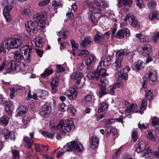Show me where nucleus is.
Returning a JSON list of instances; mask_svg holds the SVG:
<instances>
[{"label": "nucleus", "instance_id": "dca6fc26", "mask_svg": "<svg viewBox=\"0 0 159 159\" xmlns=\"http://www.w3.org/2000/svg\"><path fill=\"white\" fill-rule=\"evenodd\" d=\"M146 147L145 141L144 140L140 139L139 140L138 143L136 151L137 153H139L144 150Z\"/></svg>", "mask_w": 159, "mask_h": 159}, {"label": "nucleus", "instance_id": "864d4df0", "mask_svg": "<svg viewBox=\"0 0 159 159\" xmlns=\"http://www.w3.org/2000/svg\"><path fill=\"white\" fill-rule=\"evenodd\" d=\"M24 141L27 143L26 147L28 149H30L31 147V144L30 139L27 137L25 136L24 138Z\"/></svg>", "mask_w": 159, "mask_h": 159}, {"label": "nucleus", "instance_id": "bf43d9fd", "mask_svg": "<svg viewBox=\"0 0 159 159\" xmlns=\"http://www.w3.org/2000/svg\"><path fill=\"white\" fill-rule=\"evenodd\" d=\"M58 79L57 77L53 79L51 82V86H57L58 85Z\"/></svg>", "mask_w": 159, "mask_h": 159}, {"label": "nucleus", "instance_id": "20e7f679", "mask_svg": "<svg viewBox=\"0 0 159 159\" xmlns=\"http://www.w3.org/2000/svg\"><path fill=\"white\" fill-rule=\"evenodd\" d=\"M64 148L66 149V151H71L75 150L77 152H81L83 150L82 145L76 141H73L68 143L64 147Z\"/></svg>", "mask_w": 159, "mask_h": 159}, {"label": "nucleus", "instance_id": "052dcab7", "mask_svg": "<svg viewBox=\"0 0 159 159\" xmlns=\"http://www.w3.org/2000/svg\"><path fill=\"white\" fill-rule=\"evenodd\" d=\"M54 133H51L49 132H48L46 131H43L42 132V134L45 137H47L49 138L52 139L54 137Z\"/></svg>", "mask_w": 159, "mask_h": 159}, {"label": "nucleus", "instance_id": "ea45409f", "mask_svg": "<svg viewBox=\"0 0 159 159\" xmlns=\"http://www.w3.org/2000/svg\"><path fill=\"white\" fill-rule=\"evenodd\" d=\"M149 18L151 20L155 19H159V15L157 12L153 11L149 14Z\"/></svg>", "mask_w": 159, "mask_h": 159}, {"label": "nucleus", "instance_id": "3c124183", "mask_svg": "<svg viewBox=\"0 0 159 159\" xmlns=\"http://www.w3.org/2000/svg\"><path fill=\"white\" fill-rule=\"evenodd\" d=\"M13 157L12 159H19V152L18 151L15 149L12 150Z\"/></svg>", "mask_w": 159, "mask_h": 159}, {"label": "nucleus", "instance_id": "0e129e2a", "mask_svg": "<svg viewBox=\"0 0 159 159\" xmlns=\"http://www.w3.org/2000/svg\"><path fill=\"white\" fill-rule=\"evenodd\" d=\"M52 5L54 7V8L55 9H57L58 7L61 6L62 4L61 3L59 2H57V1H53L52 3Z\"/></svg>", "mask_w": 159, "mask_h": 159}, {"label": "nucleus", "instance_id": "9d476101", "mask_svg": "<svg viewBox=\"0 0 159 159\" xmlns=\"http://www.w3.org/2000/svg\"><path fill=\"white\" fill-rule=\"evenodd\" d=\"M64 128L68 132H73L75 129L74 122L71 119L66 120L64 122Z\"/></svg>", "mask_w": 159, "mask_h": 159}, {"label": "nucleus", "instance_id": "473e14b6", "mask_svg": "<svg viewBox=\"0 0 159 159\" xmlns=\"http://www.w3.org/2000/svg\"><path fill=\"white\" fill-rule=\"evenodd\" d=\"M53 72L52 69H46L43 73L41 74L42 77L45 78L52 74Z\"/></svg>", "mask_w": 159, "mask_h": 159}, {"label": "nucleus", "instance_id": "6e6d98bb", "mask_svg": "<svg viewBox=\"0 0 159 159\" xmlns=\"http://www.w3.org/2000/svg\"><path fill=\"white\" fill-rule=\"evenodd\" d=\"M148 124L146 123H141V122H140L138 124L139 128L142 129H146L148 127Z\"/></svg>", "mask_w": 159, "mask_h": 159}, {"label": "nucleus", "instance_id": "338daca9", "mask_svg": "<svg viewBox=\"0 0 159 159\" xmlns=\"http://www.w3.org/2000/svg\"><path fill=\"white\" fill-rule=\"evenodd\" d=\"M50 0H44L40 2L38 4L39 7H42L46 5L49 2Z\"/></svg>", "mask_w": 159, "mask_h": 159}, {"label": "nucleus", "instance_id": "69168bd1", "mask_svg": "<svg viewBox=\"0 0 159 159\" xmlns=\"http://www.w3.org/2000/svg\"><path fill=\"white\" fill-rule=\"evenodd\" d=\"M14 135L12 134L9 131H7L5 135V138L6 139L10 138L12 140L13 139L14 140Z\"/></svg>", "mask_w": 159, "mask_h": 159}, {"label": "nucleus", "instance_id": "b1692460", "mask_svg": "<svg viewBox=\"0 0 159 159\" xmlns=\"http://www.w3.org/2000/svg\"><path fill=\"white\" fill-rule=\"evenodd\" d=\"M9 67L7 69V72H9L10 71H14L15 70L16 71V63L14 60H12L11 61L9 64Z\"/></svg>", "mask_w": 159, "mask_h": 159}, {"label": "nucleus", "instance_id": "09e8293b", "mask_svg": "<svg viewBox=\"0 0 159 159\" xmlns=\"http://www.w3.org/2000/svg\"><path fill=\"white\" fill-rule=\"evenodd\" d=\"M151 151L149 148H147L145 150L143 155V157L145 158H147L151 156Z\"/></svg>", "mask_w": 159, "mask_h": 159}, {"label": "nucleus", "instance_id": "de8ad7c7", "mask_svg": "<svg viewBox=\"0 0 159 159\" xmlns=\"http://www.w3.org/2000/svg\"><path fill=\"white\" fill-rule=\"evenodd\" d=\"M9 121V118L6 116H2L0 118V123L7 125Z\"/></svg>", "mask_w": 159, "mask_h": 159}, {"label": "nucleus", "instance_id": "e2e57ef3", "mask_svg": "<svg viewBox=\"0 0 159 159\" xmlns=\"http://www.w3.org/2000/svg\"><path fill=\"white\" fill-rule=\"evenodd\" d=\"M49 127L51 131L53 133H55L56 132V128L55 125L52 121H50Z\"/></svg>", "mask_w": 159, "mask_h": 159}, {"label": "nucleus", "instance_id": "603ef678", "mask_svg": "<svg viewBox=\"0 0 159 159\" xmlns=\"http://www.w3.org/2000/svg\"><path fill=\"white\" fill-rule=\"evenodd\" d=\"M68 108V107L64 103H61L59 108V110L61 112H64L67 110Z\"/></svg>", "mask_w": 159, "mask_h": 159}, {"label": "nucleus", "instance_id": "680f3d73", "mask_svg": "<svg viewBox=\"0 0 159 159\" xmlns=\"http://www.w3.org/2000/svg\"><path fill=\"white\" fill-rule=\"evenodd\" d=\"M158 39H159V32L155 33L152 37V40L155 43L157 42Z\"/></svg>", "mask_w": 159, "mask_h": 159}, {"label": "nucleus", "instance_id": "f257e3e1", "mask_svg": "<svg viewBox=\"0 0 159 159\" xmlns=\"http://www.w3.org/2000/svg\"><path fill=\"white\" fill-rule=\"evenodd\" d=\"M16 36L13 38H9L5 41V47L7 49L17 48L22 44V38L20 35Z\"/></svg>", "mask_w": 159, "mask_h": 159}, {"label": "nucleus", "instance_id": "cd10ccee", "mask_svg": "<svg viewBox=\"0 0 159 159\" xmlns=\"http://www.w3.org/2000/svg\"><path fill=\"white\" fill-rule=\"evenodd\" d=\"M92 38L86 37L84 39L82 42L80 43V46L82 48H85L87 44H90L92 42Z\"/></svg>", "mask_w": 159, "mask_h": 159}, {"label": "nucleus", "instance_id": "6ab92c4d", "mask_svg": "<svg viewBox=\"0 0 159 159\" xmlns=\"http://www.w3.org/2000/svg\"><path fill=\"white\" fill-rule=\"evenodd\" d=\"M40 115L43 117H47L50 113L49 107L48 106L45 105L43 106L40 112Z\"/></svg>", "mask_w": 159, "mask_h": 159}, {"label": "nucleus", "instance_id": "bb28decb", "mask_svg": "<svg viewBox=\"0 0 159 159\" xmlns=\"http://www.w3.org/2000/svg\"><path fill=\"white\" fill-rule=\"evenodd\" d=\"M108 80L105 76H102L100 78V83L98 84L99 86H102L106 87V85L108 84Z\"/></svg>", "mask_w": 159, "mask_h": 159}, {"label": "nucleus", "instance_id": "1a4fd4ad", "mask_svg": "<svg viewBox=\"0 0 159 159\" xmlns=\"http://www.w3.org/2000/svg\"><path fill=\"white\" fill-rule=\"evenodd\" d=\"M129 31L126 28H123L118 30L115 36L118 39H122L124 38L125 36L126 37L129 35Z\"/></svg>", "mask_w": 159, "mask_h": 159}, {"label": "nucleus", "instance_id": "0eeeda50", "mask_svg": "<svg viewBox=\"0 0 159 159\" xmlns=\"http://www.w3.org/2000/svg\"><path fill=\"white\" fill-rule=\"evenodd\" d=\"M25 27L26 31L30 34L33 35L36 33V30H35V24L31 21H28L27 24H25Z\"/></svg>", "mask_w": 159, "mask_h": 159}, {"label": "nucleus", "instance_id": "39448f33", "mask_svg": "<svg viewBox=\"0 0 159 159\" xmlns=\"http://www.w3.org/2000/svg\"><path fill=\"white\" fill-rule=\"evenodd\" d=\"M47 17L46 13L45 11H42L35 14L33 16V20L36 23L39 24L44 23Z\"/></svg>", "mask_w": 159, "mask_h": 159}, {"label": "nucleus", "instance_id": "774afa93", "mask_svg": "<svg viewBox=\"0 0 159 159\" xmlns=\"http://www.w3.org/2000/svg\"><path fill=\"white\" fill-rule=\"evenodd\" d=\"M16 90L14 88H11L10 89V97L11 99H13L15 97V93Z\"/></svg>", "mask_w": 159, "mask_h": 159}, {"label": "nucleus", "instance_id": "9b49d317", "mask_svg": "<svg viewBox=\"0 0 159 159\" xmlns=\"http://www.w3.org/2000/svg\"><path fill=\"white\" fill-rule=\"evenodd\" d=\"M113 57L111 56H106L105 57L102 58L100 62V65H102L105 67H107L110 65L112 62Z\"/></svg>", "mask_w": 159, "mask_h": 159}, {"label": "nucleus", "instance_id": "ddd939ff", "mask_svg": "<svg viewBox=\"0 0 159 159\" xmlns=\"http://www.w3.org/2000/svg\"><path fill=\"white\" fill-rule=\"evenodd\" d=\"M122 61V58L121 57H116L115 61L113 64L112 66V68L115 70H117L118 72L120 71V67L121 66V62Z\"/></svg>", "mask_w": 159, "mask_h": 159}, {"label": "nucleus", "instance_id": "5701e85b", "mask_svg": "<svg viewBox=\"0 0 159 159\" xmlns=\"http://www.w3.org/2000/svg\"><path fill=\"white\" fill-rule=\"evenodd\" d=\"M144 64L143 63V61H142L139 60L132 66V68L134 70L136 71H139L140 69L143 68L144 66Z\"/></svg>", "mask_w": 159, "mask_h": 159}, {"label": "nucleus", "instance_id": "c03bdc74", "mask_svg": "<svg viewBox=\"0 0 159 159\" xmlns=\"http://www.w3.org/2000/svg\"><path fill=\"white\" fill-rule=\"evenodd\" d=\"M18 110V116H21L24 114H25L27 110V109L23 106H20L19 107Z\"/></svg>", "mask_w": 159, "mask_h": 159}, {"label": "nucleus", "instance_id": "4d7b16f0", "mask_svg": "<svg viewBox=\"0 0 159 159\" xmlns=\"http://www.w3.org/2000/svg\"><path fill=\"white\" fill-rule=\"evenodd\" d=\"M148 4V8L150 9H153L156 7L155 2L152 0H149Z\"/></svg>", "mask_w": 159, "mask_h": 159}, {"label": "nucleus", "instance_id": "a19ab883", "mask_svg": "<svg viewBox=\"0 0 159 159\" xmlns=\"http://www.w3.org/2000/svg\"><path fill=\"white\" fill-rule=\"evenodd\" d=\"M116 75L117 77L121 78L125 80H127L128 78V75L126 72L122 73L120 71L116 73Z\"/></svg>", "mask_w": 159, "mask_h": 159}, {"label": "nucleus", "instance_id": "c9c22d12", "mask_svg": "<svg viewBox=\"0 0 159 159\" xmlns=\"http://www.w3.org/2000/svg\"><path fill=\"white\" fill-rule=\"evenodd\" d=\"M152 123L157 129L159 130V119L156 117H154L152 120Z\"/></svg>", "mask_w": 159, "mask_h": 159}, {"label": "nucleus", "instance_id": "f704fd0d", "mask_svg": "<svg viewBox=\"0 0 159 159\" xmlns=\"http://www.w3.org/2000/svg\"><path fill=\"white\" fill-rule=\"evenodd\" d=\"M99 89L97 92V94L99 97H102L106 93V87L99 86Z\"/></svg>", "mask_w": 159, "mask_h": 159}, {"label": "nucleus", "instance_id": "37998d69", "mask_svg": "<svg viewBox=\"0 0 159 159\" xmlns=\"http://www.w3.org/2000/svg\"><path fill=\"white\" fill-rule=\"evenodd\" d=\"M25 65L23 63H19L16 66V71L19 72L20 71H25Z\"/></svg>", "mask_w": 159, "mask_h": 159}, {"label": "nucleus", "instance_id": "e433bc0d", "mask_svg": "<svg viewBox=\"0 0 159 159\" xmlns=\"http://www.w3.org/2000/svg\"><path fill=\"white\" fill-rule=\"evenodd\" d=\"M96 72L97 74H98L97 76L98 78L99 76L101 77L102 76H105V75H108L106 73V69L104 68H101L100 69L98 70Z\"/></svg>", "mask_w": 159, "mask_h": 159}, {"label": "nucleus", "instance_id": "5fc2aeb1", "mask_svg": "<svg viewBox=\"0 0 159 159\" xmlns=\"http://www.w3.org/2000/svg\"><path fill=\"white\" fill-rule=\"evenodd\" d=\"M89 54V52L86 50H80L78 52L77 54L78 56H83L86 57Z\"/></svg>", "mask_w": 159, "mask_h": 159}, {"label": "nucleus", "instance_id": "c756f323", "mask_svg": "<svg viewBox=\"0 0 159 159\" xmlns=\"http://www.w3.org/2000/svg\"><path fill=\"white\" fill-rule=\"evenodd\" d=\"M98 74H97L96 71L94 72H89L87 75V77L90 80L95 79L96 81L98 80Z\"/></svg>", "mask_w": 159, "mask_h": 159}, {"label": "nucleus", "instance_id": "393cba45", "mask_svg": "<svg viewBox=\"0 0 159 159\" xmlns=\"http://www.w3.org/2000/svg\"><path fill=\"white\" fill-rule=\"evenodd\" d=\"M88 18L89 20L95 25L97 24L98 21V19L95 16V14L91 12L88 14Z\"/></svg>", "mask_w": 159, "mask_h": 159}, {"label": "nucleus", "instance_id": "6e6552de", "mask_svg": "<svg viewBox=\"0 0 159 159\" xmlns=\"http://www.w3.org/2000/svg\"><path fill=\"white\" fill-rule=\"evenodd\" d=\"M78 90L77 89L70 88L67 91L65 95L70 99L76 98L77 95Z\"/></svg>", "mask_w": 159, "mask_h": 159}, {"label": "nucleus", "instance_id": "a18cd8bd", "mask_svg": "<svg viewBox=\"0 0 159 159\" xmlns=\"http://www.w3.org/2000/svg\"><path fill=\"white\" fill-rule=\"evenodd\" d=\"M128 53V51L126 49L118 50L116 52V55L117 57H121L122 55H126Z\"/></svg>", "mask_w": 159, "mask_h": 159}, {"label": "nucleus", "instance_id": "aec40b11", "mask_svg": "<svg viewBox=\"0 0 159 159\" xmlns=\"http://www.w3.org/2000/svg\"><path fill=\"white\" fill-rule=\"evenodd\" d=\"M90 148L92 149H94L98 146L99 140L97 137L92 136L90 138Z\"/></svg>", "mask_w": 159, "mask_h": 159}, {"label": "nucleus", "instance_id": "a878e982", "mask_svg": "<svg viewBox=\"0 0 159 159\" xmlns=\"http://www.w3.org/2000/svg\"><path fill=\"white\" fill-rule=\"evenodd\" d=\"M147 105V103L146 102V99H143L140 107V110L138 111V112L141 115L143 113V111L146 109Z\"/></svg>", "mask_w": 159, "mask_h": 159}, {"label": "nucleus", "instance_id": "7c9ffc66", "mask_svg": "<svg viewBox=\"0 0 159 159\" xmlns=\"http://www.w3.org/2000/svg\"><path fill=\"white\" fill-rule=\"evenodd\" d=\"M108 108V105L105 102L101 103L99 106L98 112L101 113L103 111H106Z\"/></svg>", "mask_w": 159, "mask_h": 159}, {"label": "nucleus", "instance_id": "2eb2a0df", "mask_svg": "<svg viewBox=\"0 0 159 159\" xmlns=\"http://www.w3.org/2000/svg\"><path fill=\"white\" fill-rule=\"evenodd\" d=\"M83 77V74L78 71H76L72 73L71 78L74 80H77L76 85L78 86L80 83V80Z\"/></svg>", "mask_w": 159, "mask_h": 159}, {"label": "nucleus", "instance_id": "412c9836", "mask_svg": "<svg viewBox=\"0 0 159 159\" xmlns=\"http://www.w3.org/2000/svg\"><path fill=\"white\" fill-rule=\"evenodd\" d=\"M136 37L142 43H149L150 42V40L149 39L148 36L142 33L137 34H136Z\"/></svg>", "mask_w": 159, "mask_h": 159}, {"label": "nucleus", "instance_id": "4468645a", "mask_svg": "<svg viewBox=\"0 0 159 159\" xmlns=\"http://www.w3.org/2000/svg\"><path fill=\"white\" fill-rule=\"evenodd\" d=\"M151 46L147 44L142 47L141 53L143 56H147L151 54Z\"/></svg>", "mask_w": 159, "mask_h": 159}, {"label": "nucleus", "instance_id": "72a5a7b5", "mask_svg": "<svg viewBox=\"0 0 159 159\" xmlns=\"http://www.w3.org/2000/svg\"><path fill=\"white\" fill-rule=\"evenodd\" d=\"M93 95L90 93L85 96L83 99V103L84 104H87L90 102L92 100Z\"/></svg>", "mask_w": 159, "mask_h": 159}, {"label": "nucleus", "instance_id": "2f4dec72", "mask_svg": "<svg viewBox=\"0 0 159 159\" xmlns=\"http://www.w3.org/2000/svg\"><path fill=\"white\" fill-rule=\"evenodd\" d=\"M34 42L37 47L41 48L43 47V44L41 39L39 37H37L34 39Z\"/></svg>", "mask_w": 159, "mask_h": 159}, {"label": "nucleus", "instance_id": "49530a36", "mask_svg": "<svg viewBox=\"0 0 159 159\" xmlns=\"http://www.w3.org/2000/svg\"><path fill=\"white\" fill-rule=\"evenodd\" d=\"M137 105L134 103H131L130 105V113L138 112V110H137Z\"/></svg>", "mask_w": 159, "mask_h": 159}, {"label": "nucleus", "instance_id": "c85d7f7f", "mask_svg": "<svg viewBox=\"0 0 159 159\" xmlns=\"http://www.w3.org/2000/svg\"><path fill=\"white\" fill-rule=\"evenodd\" d=\"M103 39V36L102 33L98 32L94 36V40L97 42L100 43L102 41Z\"/></svg>", "mask_w": 159, "mask_h": 159}, {"label": "nucleus", "instance_id": "f8f14e48", "mask_svg": "<svg viewBox=\"0 0 159 159\" xmlns=\"http://www.w3.org/2000/svg\"><path fill=\"white\" fill-rule=\"evenodd\" d=\"M117 5L119 7L123 6V11L125 13H127L129 11V2L128 0H120Z\"/></svg>", "mask_w": 159, "mask_h": 159}, {"label": "nucleus", "instance_id": "58836bf2", "mask_svg": "<svg viewBox=\"0 0 159 159\" xmlns=\"http://www.w3.org/2000/svg\"><path fill=\"white\" fill-rule=\"evenodd\" d=\"M14 58L18 62L20 61L22 59L23 56L18 51H16L14 52Z\"/></svg>", "mask_w": 159, "mask_h": 159}, {"label": "nucleus", "instance_id": "f03ea898", "mask_svg": "<svg viewBox=\"0 0 159 159\" xmlns=\"http://www.w3.org/2000/svg\"><path fill=\"white\" fill-rule=\"evenodd\" d=\"M85 2L87 6L90 11H94L95 12H98L96 11H101V8L106 7L104 2L101 0H86Z\"/></svg>", "mask_w": 159, "mask_h": 159}, {"label": "nucleus", "instance_id": "8fccbe9b", "mask_svg": "<svg viewBox=\"0 0 159 159\" xmlns=\"http://www.w3.org/2000/svg\"><path fill=\"white\" fill-rule=\"evenodd\" d=\"M131 136V140L133 142H135L138 138V133L135 130H134L132 131Z\"/></svg>", "mask_w": 159, "mask_h": 159}, {"label": "nucleus", "instance_id": "4c0bfd02", "mask_svg": "<svg viewBox=\"0 0 159 159\" xmlns=\"http://www.w3.org/2000/svg\"><path fill=\"white\" fill-rule=\"evenodd\" d=\"M147 137L153 141L157 140V138L153 133L152 130H149L148 131Z\"/></svg>", "mask_w": 159, "mask_h": 159}, {"label": "nucleus", "instance_id": "79ce46f5", "mask_svg": "<svg viewBox=\"0 0 159 159\" xmlns=\"http://www.w3.org/2000/svg\"><path fill=\"white\" fill-rule=\"evenodd\" d=\"M21 14L28 17L31 16V13L30 10L28 8H25L22 10L20 11Z\"/></svg>", "mask_w": 159, "mask_h": 159}, {"label": "nucleus", "instance_id": "4be33fe9", "mask_svg": "<svg viewBox=\"0 0 159 159\" xmlns=\"http://www.w3.org/2000/svg\"><path fill=\"white\" fill-rule=\"evenodd\" d=\"M131 20L130 21L131 22L130 25L133 27L139 29L140 28V26L139 22H138L137 19L135 16L133 15L130 16Z\"/></svg>", "mask_w": 159, "mask_h": 159}, {"label": "nucleus", "instance_id": "a211bd4d", "mask_svg": "<svg viewBox=\"0 0 159 159\" xmlns=\"http://www.w3.org/2000/svg\"><path fill=\"white\" fill-rule=\"evenodd\" d=\"M95 56L93 55H90L88 57L86 61L87 68L89 70L92 69V65L95 62Z\"/></svg>", "mask_w": 159, "mask_h": 159}, {"label": "nucleus", "instance_id": "7ed1b4c3", "mask_svg": "<svg viewBox=\"0 0 159 159\" xmlns=\"http://www.w3.org/2000/svg\"><path fill=\"white\" fill-rule=\"evenodd\" d=\"M34 48V45L32 42H29L27 45L22 47L20 51L22 53L24 54L23 59L27 62L30 61V52Z\"/></svg>", "mask_w": 159, "mask_h": 159}, {"label": "nucleus", "instance_id": "423d86ee", "mask_svg": "<svg viewBox=\"0 0 159 159\" xmlns=\"http://www.w3.org/2000/svg\"><path fill=\"white\" fill-rule=\"evenodd\" d=\"M148 77L150 84L153 85L157 83V73L153 69H151L148 73Z\"/></svg>", "mask_w": 159, "mask_h": 159}, {"label": "nucleus", "instance_id": "f3484780", "mask_svg": "<svg viewBox=\"0 0 159 159\" xmlns=\"http://www.w3.org/2000/svg\"><path fill=\"white\" fill-rule=\"evenodd\" d=\"M3 4L5 7L3 10V13H9L11 10L13 6L10 0H5L3 1Z\"/></svg>", "mask_w": 159, "mask_h": 159}, {"label": "nucleus", "instance_id": "13d9d810", "mask_svg": "<svg viewBox=\"0 0 159 159\" xmlns=\"http://www.w3.org/2000/svg\"><path fill=\"white\" fill-rule=\"evenodd\" d=\"M116 89V87L114 85H112L109 87L107 88L108 92L111 95H114L115 93L114 89Z\"/></svg>", "mask_w": 159, "mask_h": 159}]
</instances>
